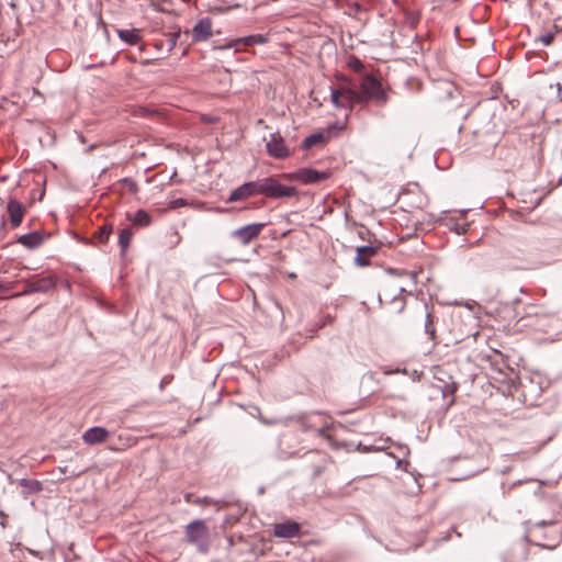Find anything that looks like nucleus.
Returning <instances> with one entry per match:
<instances>
[{
	"label": "nucleus",
	"mask_w": 562,
	"mask_h": 562,
	"mask_svg": "<svg viewBox=\"0 0 562 562\" xmlns=\"http://www.w3.org/2000/svg\"><path fill=\"white\" fill-rule=\"evenodd\" d=\"M359 103L373 101L383 105L387 101V94L382 83L372 75H366L360 82V91H358Z\"/></svg>",
	"instance_id": "obj_1"
},
{
	"label": "nucleus",
	"mask_w": 562,
	"mask_h": 562,
	"mask_svg": "<svg viewBox=\"0 0 562 562\" xmlns=\"http://www.w3.org/2000/svg\"><path fill=\"white\" fill-rule=\"evenodd\" d=\"M186 540L195 546L201 553L210 550V531L205 521L195 519L186 526Z\"/></svg>",
	"instance_id": "obj_2"
},
{
	"label": "nucleus",
	"mask_w": 562,
	"mask_h": 562,
	"mask_svg": "<svg viewBox=\"0 0 562 562\" xmlns=\"http://www.w3.org/2000/svg\"><path fill=\"white\" fill-rule=\"evenodd\" d=\"M260 195L268 199L291 198L297 195L294 187L285 186L276 177H267L259 180Z\"/></svg>",
	"instance_id": "obj_3"
},
{
	"label": "nucleus",
	"mask_w": 562,
	"mask_h": 562,
	"mask_svg": "<svg viewBox=\"0 0 562 562\" xmlns=\"http://www.w3.org/2000/svg\"><path fill=\"white\" fill-rule=\"evenodd\" d=\"M330 101L336 109L351 110L359 103L358 91L349 85L330 89Z\"/></svg>",
	"instance_id": "obj_4"
},
{
	"label": "nucleus",
	"mask_w": 562,
	"mask_h": 562,
	"mask_svg": "<svg viewBox=\"0 0 562 562\" xmlns=\"http://www.w3.org/2000/svg\"><path fill=\"white\" fill-rule=\"evenodd\" d=\"M281 177L291 181H299L303 184H314L326 180L329 177V172L312 168H301L294 172L283 173Z\"/></svg>",
	"instance_id": "obj_5"
},
{
	"label": "nucleus",
	"mask_w": 562,
	"mask_h": 562,
	"mask_svg": "<svg viewBox=\"0 0 562 562\" xmlns=\"http://www.w3.org/2000/svg\"><path fill=\"white\" fill-rule=\"evenodd\" d=\"M265 140L267 153L272 158L285 159L290 156L291 151L279 132L271 133Z\"/></svg>",
	"instance_id": "obj_6"
},
{
	"label": "nucleus",
	"mask_w": 562,
	"mask_h": 562,
	"mask_svg": "<svg viewBox=\"0 0 562 562\" xmlns=\"http://www.w3.org/2000/svg\"><path fill=\"white\" fill-rule=\"evenodd\" d=\"M263 227L265 223L247 224L235 229L232 233V237L237 239L241 245L246 246L260 235Z\"/></svg>",
	"instance_id": "obj_7"
},
{
	"label": "nucleus",
	"mask_w": 562,
	"mask_h": 562,
	"mask_svg": "<svg viewBox=\"0 0 562 562\" xmlns=\"http://www.w3.org/2000/svg\"><path fill=\"white\" fill-rule=\"evenodd\" d=\"M55 284V279L52 276L42 277L36 280H27L24 282L22 294L45 293L53 290Z\"/></svg>",
	"instance_id": "obj_8"
},
{
	"label": "nucleus",
	"mask_w": 562,
	"mask_h": 562,
	"mask_svg": "<svg viewBox=\"0 0 562 562\" xmlns=\"http://www.w3.org/2000/svg\"><path fill=\"white\" fill-rule=\"evenodd\" d=\"M254 195H260L259 180L245 182L244 184L239 186L234 191H232L227 201L237 202Z\"/></svg>",
	"instance_id": "obj_9"
},
{
	"label": "nucleus",
	"mask_w": 562,
	"mask_h": 562,
	"mask_svg": "<svg viewBox=\"0 0 562 562\" xmlns=\"http://www.w3.org/2000/svg\"><path fill=\"white\" fill-rule=\"evenodd\" d=\"M268 36L263 34H252L239 38H235L225 45L221 46V49H229L234 48L235 52H239L241 49V46H251V45H261L266 44L268 42Z\"/></svg>",
	"instance_id": "obj_10"
},
{
	"label": "nucleus",
	"mask_w": 562,
	"mask_h": 562,
	"mask_svg": "<svg viewBox=\"0 0 562 562\" xmlns=\"http://www.w3.org/2000/svg\"><path fill=\"white\" fill-rule=\"evenodd\" d=\"M212 36V21L210 18L200 19L192 27L193 42H203Z\"/></svg>",
	"instance_id": "obj_11"
},
{
	"label": "nucleus",
	"mask_w": 562,
	"mask_h": 562,
	"mask_svg": "<svg viewBox=\"0 0 562 562\" xmlns=\"http://www.w3.org/2000/svg\"><path fill=\"white\" fill-rule=\"evenodd\" d=\"M273 535L282 539L297 537L300 535V525L291 520L276 524L273 526Z\"/></svg>",
	"instance_id": "obj_12"
},
{
	"label": "nucleus",
	"mask_w": 562,
	"mask_h": 562,
	"mask_svg": "<svg viewBox=\"0 0 562 562\" xmlns=\"http://www.w3.org/2000/svg\"><path fill=\"white\" fill-rule=\"evenodd\" d=\"M109 436V431L99 426L91 427L87 429L82 435V440L87 445H97L105 441Z\"/></svg>",
	"instance_id": "obj_13"
},
{
	"label": "nucleus",
	"mask_w": 562,
	"mask_h": 562,
	"mask_svg": "<svg viewBox=\"0 0 562 562\" xmlns=\"http://www.w3.org/2000/svg\"><path fill=\"white\" fill-rule=\"evenodd\" d=\"M7 210L11 226L18 227L22 223L24 216L22 204L16 200H10Z\"/></svg>",
	"instance_id": "obj_14"
},
{
	"label": "nucleus",
	"mask_w": 562,
	"mask_h": 562,
	"mask_svg": "<svg viewBox=\"0 0 562 562\" xmlns=\"http://www.w3.org/2000/svg\"><path fill=\"white\" fill-rule=\"evenodd\" d=\"M378 248L372 246H361L357 248L355 263L359 267H366L370 263L372 257L375 256Z\"/></svg>",
	"instance_id": "obj_15"
},
{
	"label": "nucleus",
	"mask_w": 562,
	"mask_h": 562,
	"mask_svg": "<svg viewBox=\"0 0 562 562\" xmlns=\"http://www.w3.org/2000/svg\"><path fill=\"white\" fill-rule=\"evenodd\" d=\"M43 240V236L38 232L24 234L18 238V243L29 249H34L38 247L40 245H42Z\"/></svg>",
	"instance_id": "obj_16"
},
{
	"label": "nucleus",
	"mask_w": 562,
	"mask_h": 562,
	"mask_svg": "<svg viewBox=\"0 0 562 562\" xmlns=\"http://www.w3.org/2000/svg\"><path fill=\"white\" fill-rule=\"evenodd\" d=\"M117 34L128 45H136L140 40L136 30H119Z\"/></svg>",
	"instance_id": "obj_17"
},
{
	"label": "nucleus",
	"mask_w": 562,
	"mask_h": 562,
	"mask_svg": "<svg viewBox=\"0 0 562 562\" xmlns=\"http://www.w3.org/2000/svg\"><path fill=\"white\" fill-rule=\"evenodd\" d=\"M19 484L26 490V493H40L43 488L42 483L37 480L21 479Z\"/></svg>",
	"instance_id": "obj_18"
},
{
	"label": "nucleus",
	"mask_w": 562,
	"mask_h": 562,
	"mask_svg": "<svg viewBox=\"0 0 562 562\" xmlns=\"http://www.w3.org/2000/svg\"><path fill=\"white\" fill-rule=\"evenodd\" d=\"M128 218L142 227H146L151 223L150 215L144 210H138L133 217Z\"/></svg>",
	"instance_id": "obj_19"
},
{
	"label": "nucleus",
	"mask_w": 562,
	"mask_h": 562,
	"mask_svg": "<svg viewBox=\"0 0 562 562\" xmlns=\"http://www.w3.org/2000/svg\"><path fill=\"white\" fill-rule=\"evenodd\" d=\"M133 238V232L132 229L130 228H124L120 232V235H119V245L122 249V251H125L130 244H131V240Z\"/></svg>",
	"instance_id": "obj_20"
},
{
	"label": "nucleus",
	"mask_w": 562,
	"mask_h": 562,
	"mask_svg": "<svg viewBox=\"0 0 562 562\" xmlns=\"http://www.w3.org/2000/svg\"><path fill=\"white\" fill-rule=\"evenodd\" d=\"M323 142H324V134L323 133H314V134L307 136L303 140V147L310 148V147L321 144Z\"/></svg>",
	"instance_id": "obj_21"
},
{
	"label": "nucleus",
	"mask_w": 562,
	"mask_h": 562,
	"mask_svg": "<svg viewBox=\"0 0 562 562\" xmlns=\"http://www.w3.org/2000/svg\"><path fill=\"white\" fill-rule=\"evenodd\" d=\"M348 67H349L351 70H353L355 72H357V74H361V72H363V70H364V65H363V63H362L359 58H357V57H355V56H352V57H350V58H349V60H348Z\"/></svg>",
	"instance_id": "obj_22"
},
{
	"label": "nucleus",
	"mask_w": 562,
	"mask_h": 562,
	"mask_svg": "<svg viewBox=\"0 0 562 562\" xmlns=\"http://www.w3.org/2000/svg\"><path fill=\"white\" fill-rule=\"evenodd\" d=\"M425 333L428 334L431 339L435 338L436 329L435 326L432 325V317L429 312L426 313Z\"/></svg>",
	"instance_id": "obj_23"
},
{
	"label": "nucleus",
	"mask_w": 562,
	"mask_h": 562,
	"mask_svg": "<svg viewBox=\"0 0 562 562\" xmlns=\"http://www.w3.org/2000/svg\"><path fill=\"white\" fill-rule=\"evenodd\" d=\"M405 291V289L401 285H396V284H390L387 285V288L384 290L383 292V295L384 296H391L393 295L394 299H396V293L397 294H402L403 292Z\"/></svg>",
	"instance_id": "obj_24"
},
{
	"label": "nucleus",
	"mask_w": 562,
	"mask_h": 562,
	"mask_svg": "<svg viewBox=\"0 0 562 562\" xmlns=\"http://www.w3.org/2000/svg\"><path fill=\"white\" fill-rule=\"evenodd\" d=\"M180 34V29H177L176 31L168 34V52H171L176 47Z\"/></svg>",
	"instance_id": "obj_25"
},
{
	"label": "nucleus",
	"mask_w": 562,
	"mask_h": 562,
	"mask_svg": "<svg viewBox=\"0 0 562 562\" xmlns=\"http://www.w3.org/2000/svg\"><path fill=\"white\" fill-rule=\"evenodd\" d=\"M554 36L555 34L553 32H547L542 35L539 36V41L546 45V46H549L552 44L553 40H554Z\"/></svg>",
	"instance_id": "obj_26"
},
{
	"label": "nucleus",
	"mask_w": 562,
	"mask_h": 562,
	"mask_svg": "<svg viewBox=\"0 0 562 562\" xmlns=\"http://www.w3.org/2000/svg\"><path fill=\"white\" fill-rule=\"evenodd\" d=\"M188 204L189 203H188L187 200H184L182 198H179V199H175V200L170 201L169 209L176 210V209H179V207L187 206Z\"/></svg>",
	"instance_id": "obj_27"
},
{
	"label": "nucleus",
	"mask_w": 562,
	"mask_h": 562,
	"mask_svg": "<svg viewBox=\"0 0 562 562\" xmlns=\"http://www.w3.org/2000/svg\"><path fill=\"white\" fill-rule=\"evenodd\" d=\"M111 232H112V228H111V227H109V226H103V227H101V228L99 229V232H98V237H99L102 241H105V240L109 238V236H110Z\"/></svg>",
	"instance_id": "obj_28"
},
{
	"label": "nucleus",
	"mask_w": 562,
	"mask_h": 562,
	"mask_svg": "<svg viewBox=\"0 0 562 562\" xmlns=\"http://www.w3.org/2000/svg\"><path fill=\"white\" fill-rule=\"evenodd\" d=\"M124 182L128 183L130 190L132 192H136L137 191L138 188H137V184L134 181H132L130 179H124Z\"/></svg>",
	"instance_id": "obj_29"
},
{
	"label": "nucleus",
	"mask_w": 562,
	"mask_h": 562,
	"mask_svg": "<svg viewBox=\"0 0 562 562\" xmlns=\"http://www.w3.org/2000/svg\"><path fill=\"white\" fill-rule=\"evenodd\" d=\"M407 465H408V461H406V460H397L396 461V467L398 469L406 471Z\"/></svg>",
	"instance_id": "obj_30"
},
{
	"label": "nucleus",
	"mask_w": 562,
	"mask_h": 562,
	"mask_svg": "<svg viewBox=\"0 0 562 562\" xmlns=\"http://www.w3.org/2000/svg\"><path fill=\"white\" fill-rule=\"evenodd\" d=\"M196 504H217V502H214L207 497H204L203 499L198 498L195 501Z\"/></svg>",
	"instance_id": "obj_31"
},
{
	"label": "nucleus",
	"mask_w": 562,
	"mask_h": 562,
	"mask_svg": "<svg viewBox=\"0 0 562 562\" xmlns=\"http://www.w3.org/2000/svg\"><path fill=\"white\" fill-rule=\"evenodd\" d=\"M350 7L352 8V10L356 13H358V12H360L362 10V7L359 3H352Z\"/></svg>",
	"instance_id": "obj_32"
},
{
	"label": "nucleus",
	"mask_w": 562,
	"mask_h": 562,
	"mask_svg": "<svg viewBox=\"0 0 562 562\" xmlns=\"http://www.w3.org/2000/svg\"><path fill=\"white\" fill-rule=\"evenodd\" d=\"M60 471H61L63 473H66V468H65V469H64V468H60Z\"/></svg>",
	"instance_id": "obj_33"
},
{
	"label": "nucleus",
	"mask_w": 562,
	"mask_h": 562,
	"mask_svg": "<svg viewBox=\"0 0 562 562\" xmlns=\"http://www.w3.org/2000/svg\"><path fill=\"white\" fill-rule=\"evenodd\" d=\"M0 516H4V513L2 510H0Z\"/></svg>",
	"instance_id": "obj_34"
}]
</instances>
